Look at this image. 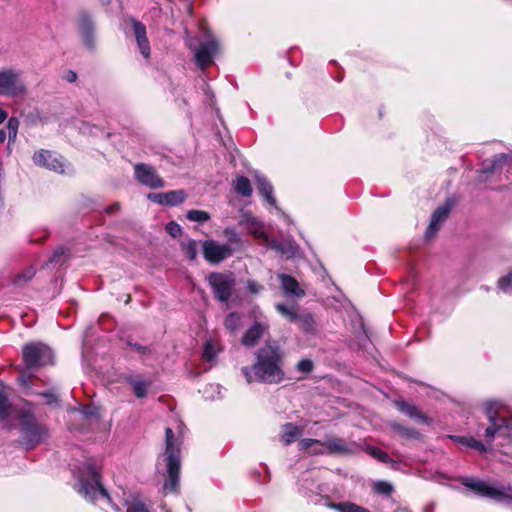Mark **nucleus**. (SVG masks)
<instances>
[{
	"label": "nucleus",
	"instance_id": "a878e982",
	"mask_svg": "<svg viewBox=\"0 0 512 512\" xmlns=\"http://www.w3.org/2000/svg\"><path fill=\"white\" fill-rule=\"evenodd\" d=\"M126 512H151V507L138 495H130L124 500Z\"/></svg>",
	"mask_w": 512,
	"mask_h": 512
},
{
	"label": "nucleus",
	"instance_id": "c03bdc74",
	"mask_svg": "<svg viewBox=\"0 0 512 512\" xmlns=\"http://www.w3.org/2000/svg\"><path fill=\"white\" fill-rule=\"evenodd\" d=\"M369 454L383 463H389L391 461V458L386 452L376 447H371Z\"/></svg>",
	"mask_w": 512,
	"mask_h": 512
},
{
	"label": "nucleus",
	"instance_id": "c9c22d12",
	"mask_svg": "<svg viewBox=\"0 0 512 512\" xmlns=\"http://www.w3.org/2000/svg\"><path fill=\"white\" fill-rule=\"evenodd\" d=\"M188 220L192 222L204 223L210 220V214L203 210H189L186 214Z\"/></svg>",
	"mask_w": 512,
	"mask_h": 512
},
{
	"label": "nucleus",
	"instance_id": "a19ab883",
	"mask_svg": "<svg viewBox=\"0 0 512 512\" xmlns=\"http://www.w3.org/2000/svg\"><path fill=\"white\" fill-rule=\"evenodd\" d=\"M498 287L504 293L512 294V271L499 279Z\"/></svg>",
	"mask_w": 512,
	"mask_h": 512
},
{
	"label": "nucleus",
	"instance_id": "3c124183",
	"mask_svg": "<svg viewBox=\"0 0 512 512\" xmlns=\"http://www.w3.org/2000/svg\"><path fill=\"white\" fill-rule=\"evenodd\" d=\"M264 287L263 285L259 284L258 282L254 280H248L247 281V290L249 293L253 295H257L263 291Z\"/></svg>",
	"mask_w": 512,
	"mask_h": 512
},
{
	"label": "nucleus",
	"instance_id": "338daca9",
	"mask_svg": "<svg viewBox=\"0 0 512 512\" xmlns=\"http://www.w3.org/2000/svg\"><path fill=\"white\" fill-rule=\"evenodd\" d=\"M7 151H8V154H11V152H12V147H11V145L9 146V144L7 145Z\"/></svg>",
	"mask_w": 512,
	"mask_h": 512
},
{
	"label": "nucleus",
	"instance_id": "69168bd1",
	"mask_svg": "<svg viewBox=\"0 0 512 512\" xmlns=\"http://www.w3.org/2000/svg\"><path fill=\"white\" fill-rule=\"evenodd\" d=\"M394 512H411V511H409L406 508H399V509L395 510Z\"/></svg>",
	"mask_w": 512,
	"mask_h": 512
},
{
	"label": "nucleus",
	"instance_id": "37998d69",
	"mask_svg": "<svg viewBox=\"0 0 512 512\" xmlns=\"http://www.w3.org/2000/svg\"><path fill=\"white\" fill-rule=\"evenodd\" d=\"M183 250L188 259L194 260L197 256V245L194 240H188L182 244Z\"/></svg>",
	"mask_w": 512,
	"mask_h": 512
},
{
	"label": "nucleus",
	"instance_id": "6ab92c4d",
	"mask_svg": "<svg viewBox=\"0 0 512 512\" xmlns=\"http://www.w3.org/2000/svg\"><path fill=\"white\" fill-rule=\"evenodd\" d=\"M268 329V324L255 322L245 331L241 339L242 345L245 347H254Z\"/></svg>",
	"mask_w": 512,
	"mask_h": 512
},
{
	"label": "nucleus",
	"instance_id": "13d9d810",
	"mask_svg": "<svg viewBox=\"0 0 512 512\" xmlns=\"http://www.w3.org/2000/svg\"><path fill=\"white\" fill-rule=\"evenodd\" d=\"M120 209V204L115 202L113 203L112 205L108 206L105 211L109 214H113L115 212H117L118 210Z\"/></svg>",
	"mask_w": 512,
	"mask_h": 512
},
{
	"label": "nucleus",
	"instance_id": "a211bd4d",
	"mask_svg": "<svg viewBox=\"0 0 512 512\" xmlns=\"http://www.w3.org/2000/svg\"><path fill=\"white\" fill-rule=\"evenodd\" d=\"M278 279L280 280L281 289L285 297L301 298L305 295V291L300 287L298 281L294 277L280 273L278 274Z\"/></svg>",
	"mask_w": 512,
	"mask_h": 512
},
{
	"label": "nucleus",
	"instance_id": "864d4df0",
	"mask_svg": "<svg viewBox=\"0 0 512 512\" xmlns=\"http://www.w3.org/2000/svg\"><path fill=\"white\" fill-rule=\"evenodd\" d=\"M148 199H150L154 203H158L160 205H165V192H162V193H150L148 195Z\"/></svg>",
	"mask_w": 512,
	"mask_h": 512
},
{
	"label": "nucleus",
	"instance_id": "5fc2aeb1",
	"mask_svg": "<svg viewBox=\"0 0 512 512\" xmlns=\"http://www.w3.org/2000/svg\"><path fill=\"white\" fill-rule=\"evenodd\" d=\"M46 398V402L48 404L57 403V396L54 392L48 391L42 394Z\"/></svg>",
	"mask_w": 512,
	"mask_h": 512
},
{
	"label": "nucleus",
	"instance_id": "ddd939ff",
	"mask_svg": "<svg viewBox=\"0 0 512 512\" xmlns=\"http://www.w3.org/2000/svg\"><path fill=\"white\" fill-rule=\"evenodd\" d=\"M134 177L142 185L150 189L164 187L163 179L158 175L155 168L151 165L138 163L134 166Z\"/></svg>",
	"mask_w": 512,
	"mask_h": 512
},
{
	"label": "nucleus",
	"instance_id": "e2e57ef3",
	"mask_svg": "<svg viewBox=\"0 0 512 512\" xmlns=\"http://www.w3.org/2000/svg\"><path fill=\"white\" fill-rule=\"evenodd\" d=\"M7 138V133L5 130L0 129V143H3Z\"/></svg>",
	"mask_w": 512,
	"mask_h": 512
},
{
	"label": "nucleus",
	"instance_id": "423d86ee",
	"mask_svg": "<svg viewBox=\"0 0 512 512\" xmlns=\"http://www.w3.org/2000/svg\"><path fill=\"white\" fill-rule=\"evenodd\" d=\"M204 41L196 44L195 39H187L186 44L194 54V60L198 67L205 69L214 62V58L219 52L218 40L210 33L208 29L202 28Z\"/></svg>",
	"mask_w": 512,
	"mask_h": 512
},
{
	"label": "nucleus",
	"instance_id": "603ef678",
	"mask_svg": "<svg viewBox=\"0 0 512 512\" xmlns=\"http://www.w3.org/2000/svg\"><path fill=\"white\" fill-rule=\"evenodd\" d=\"M127 345L135 350L140 355H146L151 352V349L147 346L140 345L138 343H133L132 341H128Z\"/></svg>",
	"mask_w": 512,
	"mask_h": 512
},
{
	"label": "nucleus",
	"instance_id": "09e8293b",
	"mask_svg": "<svg viewBox=\"0 0 512 512\" xmlns=\"http://www.w3.org/2000/svg\"><path fill=\"white\" fill-rule=\"evenodd\" d=\"M297 370L302 373H310L313 370V362L309 359H302L297 364Z\"/></svg>",
	"mask_w": 512,
	"mask_h": 512
},
{
	"label": "nucleus",
	"instance_id": "9d476101",
	"mask_svg": "<svg viewBox=\"0 0 512 512\" xmlns=\"http://www.w3.org/2000/svg\"><path fill=\"white\" fill-rule=\"evenodd\" d=\"M26 93V86L20 71L15 69L0 70V96L20 97Z\"/></svg>",
	"mask_w": 512,
	"mask_h": 512
},
{
	"label": "nucleus",
	"instance_id": "20e7f679",
	"mask_svg": "<svg viewBox=\"0 0 512 512\" xmlns=\"http://www.w3.org/2000/svg\"><path fill=\"white\" fill-rule=\"evenodd\" d=\"M77 491L92 503L100 499H104L108 503L111 502L109 493L102 485L99 469L91 461L85 464L83 470L78 475Z\"/></svg>",
	"mask_w": 512,
	"mask_h": 512
},
{
	"label": "nucleus",
	"instance_id": "4468645a",
	"mask_svg": "<svg viewBox=\"0 0 512 512\" xmlns=\"http://www.w3.org/2000/svg\"><path fill=\"white\" fill-rule=\"evenodd\" d=\"M33 162L37 166L47 168L60 174L66 172L63 158L50 150L40 149L36 151L33 155Z\"/></svg>",
	"mask_w": 512,
	"mask_h": 512
},
{
	"label": "nucleus",
	"instance_id": "8fccbe9b",
	"mask_svg": "<svg viewBox=\"0 0 512 512\" xmlns=\"http://www.w3.org/2000/svg\"><path fill=\"white\" fill-rule=\"evenodd\" d=\"M98 408L96 406L88 405L82 407L80 413L85 416L86 418H97L98 417Z\"/></svg>",
	"mask_w": 512,
	"mask_h": 512
},
{
	"label": "nucleus",
	"instance_id": "c756f323",
	"mask_svg": "<svg viewBox=\"0 0 512 512\" xmlns=\"http://www.w3.org/2000/svg\"><path fill=\"white\" fill-rule=\"evenodd\" d=\"M233 186L236 193L243 197H250L252 195V187L250 181L245 176H237L233 181Z\"/></svg>",
	"mask_w": 512,
	"mask_h": 512
},
{
	"label": "nucleus",
	"instance_id": "7c9ffc66",
	"mask_svg": "<svg viewBox=\"0 0 512 512\" xmlns=\"http://www.w3.org/2000/svg\"><path fill=\"white\" fill-rule=\"evenodd\" d=\"M327 506L338 512H370L368 509L361 507L352 502L327 503Z\"/></svg>",
	"mask_w": 512,
	"mask_h": 512
},
{
	"label": "nucleus",
	"instance_id": "f8f14e48",
	"mask_svg": "<svg viewBox=\"0 0 512 512\" xmlns=\"http://www.w3.org/2000/svg\"><path fill=\"white\" fill-rule=\"evenodd\" d=\"M202 253L207 262L216 265L232 256L233 249L229 244L210 239L203 242Z\"/></svg>",
	"mask_w": 512,
	"mask_h": 512
},
{
	"label": "nucleus",
	"instance_id": "393cba45",
	"mask_svg": "<svg viewBox=\"0 0 512 512\" xmlns=\"http://www.w3.org/2000/svg\"><path fill=\"white\" fill-rule=\"evenodd\" d=\"M396 406L400 412L406 414L410 418L416 419L421 423H428V418L423 415L416 406L405 401L396 402Z\"/></svg>",
	"mask_w": 512,
	"mask_h": 512
},
{
	"label": "nucleus",
	"instance_id": "bb28decb",
	"mask_svg": "<svg viewBox=\"0 0 512 512\" xmlns=\"http://www.w3.org/2000/svg\"><path fill=\"white\" fill-rule=\"evenodd\" d=\"M449 438L461 445L475 449V450L479 451L480 453H485L487 451L486 444L481 441L476 440L472 436L451 435V436H449Z\"/></svg>",
	"mask_w": 512,
	"mask_h": 512
},
{
	"label": "nucleus",
	"instance_id": "e433bc0d",
	"mask_svg": "<svg viewBox=\"0 0 512 512\" xmlns=\"http://www.w3.org/2000/svg\"><path fill=\"white\" fill-rule=\"evenodd\" d=\"M34 275L35 269L33 267H29L15 276L14 284L17 286H22L28 281H30L34 277Z\"/></svg>",
	"mask_w": 512,
	"mask_h": 512
},
{
	"label": "nucleus",
	"instance_id": "72a5a7b5",
	"mask_svg": "<svg viewBox=\"0 0 512 512\" xmlns=\"http://www.w3.org/2000/svg\"><path fill=\"white\" fill-rule=\"evenodd\" d=\"M240 325H241L240 314H238L236 312H231L226 316L225 321H224V326L230 332H232V333L236 332L240 328Z\"/></svg>",
	"mask_w": 512,
	"mask_h": 512
},
{
	"label": "nucleus",
	"instance_id": "79ce46f5",
	"mask_svg": "<svg viewBox=\"0 0 512 512\" xmlns=\"http://www.w3.org/2000/svg\"><path fill=\"white\" fill-rule=\"evenodd\" d=\"M10 411V404L6 394L3 391H0V421L5 420Z\"/></svg>",
	"mask_w": 512,
	"mask_h": 512
},
{
	"label": "nucleus",
	"instance_id": "ea45409f",
	"mask_svg": "<svg viewBox=\"0 0 512 512\" xmlns=\"http://www.w3.org/2000/svg\"><path fill=\"white\" fill-rule=\"evenodd\" d=\"M223 233L226 239L228 240L227 244H229L230 246L239 245L241 243V237L235 228L227 227L224 229Z\"/></svg>",
	"mask_w": 512,
	"mask_h": 512
},
{
	"label": "nucleus",
	"instance_id": "473e14b6",
	"mask_svg": "<svg viewBox=\"0 0 512 512\" xmlns=\"http://www.w3.org/2000/svg\"><path fill=\"white\" fill-rule=\"evenodd\" d=\"M187 195L184 190H173L165 192V205L176 206L181 204Z\"/></svg>",
	"mask_w": 512,
	"mask_h": 512
},
{
	"label": "nucleus",
	"instance_id": "aec40b11",
	"mask_svg": "<svg viewBox=\"0 0 512 512\" xmlns=\"http://www.w3.org/2000/svg\"><path fill=\"white\" fill-rule=\"evenodd\" d=\"M512 167V155L511 154H499L494 157L493 161L488 165L486 164L483 168L485 173L490 174H501L502 172H509Z\"/></svg>",
	"mask_w": 512,
	"mask_h": 512
},
{
	"label": "nucleus",
	"instance_id": "680f3d73",
	"mask_svg": "<svg viewBox=\"0 0 512 512\" xmlns=\"http://www.w3.org/2000/svg\"><path fill=\"white\" fill-rule=\"evenodd\" d=\"M7 117V112L4 109L0 108V124H2L7 119Z\"/></svg>",
	"mask_w": 512,
	"mask_h": 512
},
{
	"label": "nucleus",
	"instance_id": "0eeeda50",
	"mask_svg": "<svg viewBox=\"0 0 512 512\" xmlns=\"http://www.w3.org/2000/svg\"><path fill=\"white\" fill-rule=\"evenodd\" d=\"M461 483L479 496L501 503H507L512 500V487L509 485L495 486L473 478H463Z\"/></svg>",
	"mask_w": 512,
	"mask_h": 512
},
{
	"label": "nucleus",
	"instance_id": "7ed1b4c3",
	"mask_svg": "<svg viewBox=\"0 0 512 512\" xmlns=\"http://www.w3.org/2000/svg\"><path fill=\"white\" fill-rule=\"evenodd\" d=\"M484 410L490 425L485 428L483 434L478 432V436L484 439L488 447L494 441L496 435L501 437L510 435L512 431V412L498 400L485 402Z\"/></svg>",
	"mask_w": 512,
	"mask_h": 512
},
{
	"label": "nucleus",
	"instance_id": "6e6d98bb",
	"mask_svg": "<svg viewBox=\"0 0 512 512\" xmlns=\"http://www.w3.org/2000/svg\"><path fill=\"white\" fill-rule=\"evenodd\" d=\"M63 79L70 83L75 82L77 79V74L72 70H68L65 72Z\"/></svg>",
	"mask_w": 512,
	"mask_h": 512
},
{
	"label": "nucleus",
	"instance_id": "bf43d9fd",
	"mask_svg": "<svg viewBox=\"0 0 512 512\" xmlns=\"http://www.w3.org/2000/svg\"><path fill=\"white\" fill-rule=\"evenodd\" d=\"M435 506L434 502H429L423 507V512H434Z\"/></svg>",
	"mask_w": 512,
	"mask_h": 512
},
{
	"label": "nucleus",
	"instance_id": "49530a36",
	"mask_svg": "<svg viewBox=\"0 0 512 512\" xmlns=\"http://www.w3.org/2000/svg\"><path fill=\"white\" fill-rule=\"evenodd\" d=\"M166 231L169 233L172 237L176 238L179 237L182 233V228L179 224L176 222H169L166 225Z\"/></svg>",
	"mask_w": 512,
	"mask_h": 512
},
{
	"label": "nucleus",
	"instance_id": "052dcab7",
	"mask_svg": "<svg viewBox=\"0 0 512 512\" xmlns=\"http://www.w3.org/2000/svg\"><path fill=\"white\" fill-rule=\"evenodd\" d=\"M313 454H324V453H327L326 449L322 446H317V448L313 449Z\"/></svg>",
	"mask_w": 512,
	"mask_h": 512
},
{
	"label": "nucleus",
	"instance_id": "412c9836",
	"mask_svg": "<svg viewBox=\"0 0 512 512\" xmlns=\"http://www.w3.org/2000/svg\"><path fill=\"white\" fill-rule=\"evenodd\" d=\"M299 491L308 498H312L314 496H319L321 493L325 491V488L322 484L317 483L314 477L311 474H307L300 480Z\"/></svg>",
	"mask_w": 512,
	"mask_h": 512
},
{
	"label": "nucleus",
	"instance_id": "a18cd8bd",
	"mask_svg": "<svg viewBox=\"0 0 512 512\" xmlns=\"http://www.w3.org/2000/svg\"><path fill=\"white\" fill-rule=\"evenodd\" d=\"M217 356V352L213 346V344L208 341L206 342L205 346H204V349H203V358L206 360V361H213Z\"/></svg>",
	"mask_w": 512,
	"mask_h": 512
},
{
	"label": "nucleus",
	"instance_id": "4c0bfd02",
	"mask_svg": "<svg viewBox=\"0 0 512 512\" xmlns=\"http://www.w3.org/2000/svg\"><path fill=\"white\" fill-rule=\"evenodd\" d=\"M393 490V486L387 481H376L373 484V491L380 495L389 496Z\"/></svg>",
	"mask_w": 512,
	"mask_h": 512
},
{
	"label": "nucleus",
	"instance_id": "f704fd0d",
	"mask_svg": "<svg viewBox=\"0 0 512 512\" xmlns=\"http://www.w3.org/2000/svg\"><path fill=\"white\" fill-rule=\"evenodd\" d=\"M20 121L16 117H10L7 121V130H8V140H9V146L15 143L18 129H19Z\"/></svg>",
	"mask_w": 512,
	"mask_h": 512
},
{
	"label": "nucleus",
	"instance_id": "1a4fd4ad",
	"mask_svg": "<svg viewBox=\"0 0 512 512\" xmlns=\"http://www.w3.org/2000/svg\"><path fill=\"white\" fill-rule=\"evenodd\" d=\"M23 361L27 368H35L53 363L54 354L43 343H30L23 347Z\"/></svg>",
	"mask_w": 512,
	"mask_h": 512
},
{
	"label": "nucleus",
	"instance_id": "f3484780",
	"mask_svg": "<svg viewBox=\"0 0 512 512\" xmlns=\"http://www.w3.org/2000/svg\"><path fill=\"white\" fill-rule=\"evenodd\" d=\"M452 207V203L450 201H446L443 205L439 206L432 214L429 226L425 232V237L427 239L432 238L437 231L440 229L442 223L447 219L450 210Z\"/></svg>",
	"mask_w": 512,
	"mask_h": 512
},
{
	"label": "nucleus",
	"instance_id": "de8ad7c7",
	"mask_svg": "<svg viewBox=\"0 0 512 512\" xmlns=\"http://www.w3.org/2000/svg\"><path fill=\"white\" fill-rule=\"evenodd\" d=\"M321 444H322V441L317 440V439H311V438H305L299 442L300 448L303 450H308V449L312 448L313 446H321Z\"/></svg>",
	"mask_w": 512,
	"mask_h": 512
},
{
	"label": "nucleus",
	"instance_id": "dca6fc26",
	"mask_svg": "<svg viewBox=\"0 0 512 512\" xmlns=\"http://www.w3.org/2000/svg\"><path fill=\"white\" fill-rule=\"evenodd\" d=\"M328 454H352L357 450L354 442H347L340 437H327L321 444Z\"/></svg>",
	"mask_w": 512,
	"mask_h": 512
},
{
	"label": "nucleus",
	"instance_id": "f257e3e1",
	"mask_svg": "<svg viewBox=\"0 0 512 512\" xmlns=\"http://www.w3.org/2000/svg\"><path fill=\"white\" fill-rule=\"evenodd\" d=\"M285 353L276 341H267L254 352V362L243 366L241 373L247 384H279L285 378Z\"/></svg>",
	"mask_w": 512,
	"mask_h": 512
},
{
	"label": "nucleus",
	"instance_id": "2f4dec72",
	"mask_svg": "<svg viewBox=\"0 0 512 512\" xmlns=\"http://www.w3.org/2000/svg\"><path fill=\"white\" fill-rule=\"evenodd\" d=\"M292 324H296L300 329L305 332H310L314 328V319L309 313H298L296 319Z\"/></svg>",
	"mask_w": 512,
	"mask_h": 512
},
{
	"label": "nucleus",
	"instance_id": "4be33fe9",
	"mask_svg": "<svg viewBox=\"0 0 512 512\" xmlns=\"http://www.w3.org/2000/svg\"><path fill=\"white\" fill-rule=\"evenodd\" d=\"M240 224L245 227L247 232L257 239L263 240L265 243L268 242V236L264 231L263 225L258 222L254 217L246 215L240 221Z\"/></svg>",
	"mask_w": 512,
	"mask_h": 512
},
{
	"label": "nucleus",
	"instance_id": "6e6552de",
	"mask_svg": "<svg viewBox=\"0 0 512 512\" xmlns=\"http://www.w3.org/2000/svg\"><path fill=\"white\" fill-rule=\"evenodd\" d=\"M215 298L226 303L233 294L236 279L232 272H212L207 277Z\"/></svg>",
	"mask_w": 512,
	"mask_h": 512
},
{
	"label": "nucleus",
	"instance_id": "2eb2a0df",
	"mask_svg": "<svg viewBox=\"0 0 512 512\" xmlns=\"http://www.w3.org/2000/svg\"><path fill=\"white\" fill-rule=\"evenodd\" d=\"M129 22L140 54L145 59H148L150 57L151 49L145 25L135 18H131Z\"/></svg>",
	"mask_w": 512,
	"mask_h": 512
},
{
	"label": "nucleus",
	"instance_id": "39448f33",
	"mask_svg": "<svg viewBox=\"0 0 512 512\" xmlns=\"http://www.w3.org/2000/svg\"><path fill=\"white\" fill-rule=\"evenodd\" d=\"M19 432V442L26 450L40 445L49 436L46 426L26 412L20 414Z\"/></svg>",
	"mask_w": 512,
	"mask_h": 512
},
{
	"label": "nucleus",
	"instance_id": "774afa93",
	"mask_svg": "<svg viewBox=\"0 0 512 512\" xmlns=\"http://www.w3.org/2000/svg\"><path fill=\"white\" fill-rule=\"evenodd\" d=\"M19 381H21L23 385H26V380L23 377H20Z\"/></svg>",
	"mask_w": 512,
	"mask_h": 512
},
{
	"label": "nucleus",
	"instance_id": "f03ea898",
	"mask_svg": "<svg viewBox=\"0 0 512 512\" xmlns=\"http://www.w3.org/2000/svg\"><path fill=\"white\" fill-rule=\"evenodd\" d=\"M184 424L181 421L176 423V427L165 429V451L159 457V462L163 461L166 467L167 478L163 485L165 492H175L179 485V473L181 465V445L184 435Z\"/></svg>",
	"mask_w": 512,
	"mask_h": 512
},
{
	"label": "nucleus",
	"instance_id": "58836bf2",
	"mask_svg": "<svg viewBox=\"0 0 512 512\" xmlns=\"http://www.w3.org/2000/svg\"><path fill=\"white\" fill-rule=\"evenodd\" d=\"M129 382L132 385L133 391L138 398H143L146 396L148 383L135 379H131Z\"/></svg>",
	"mask_w": 512,
	"mask_h": 512
},
{
	"label": "nucleus",
	"instance_id": "9b49d317",
	"mask_svg": "<svg viewBox=\"0 0 512 512\" xmlns=\"http://www.w3.org/2000/svg\"><path fill=\"white\" fill-rule=\"evenodd\" d=\"M76 26L83 45L89 50H94L96 47V25L91 13L88 11L79 12Z\"/></svg>",
	"mask_w": 512,
	"mask_h": 512
},
{
	"label": "nucleus",
	"instance_id": "c85d7f7f",
	"mask_svg": "<svg viewBox=\"0 0 512 512\" xmlns=\"http://www.w3.org/2000/svg\"><path fill=\"white\" fill-rule=\"evenodd\" d=\"M301 433L302 430L298 426L292 423H287L282 427L281 440L285 445H289L294 442Z\"/></svg>",
	"mask_w": 512,
	"mask_h": 512
},
{
	"label": "nucleus",
	"instance_id": "4d7b16f0",
	"mask_svg": "<svg viewBox=\"0 0 512 512\" xmlns=\"http://www.w3.org/2000/svg\"><path fill=\"white\" fill-rule=\"evenodd\" d=\"M63 255H64V250H63V249H59V250L55 251V253L53 254V256H52V257H51V259H50V262H51V263H53V262H55V263L59 262V258H60L61 256H63Z\"/></svg>",
	"mask_w": 512,
	"mask_h": 512
},
{
	"label": "nucleus",
	"instance_id": "0e129e2a",
	"mask_svg": "<svg viewBox=\"0 0 512 512\" xmlns=\"http://www.w3.org/2000/svg\"><path fill=\"white\" fill-rule=\"evenodd\" d=\"M103 5H109L112 0H98Z\"/></svg>",
	"mask_w": 512,
	"mask_h": 512
},
{
	"label": "nucleus",
	"instance_id": "b1692460",
	"mask_svg": "<svg viewBox=\"0 0 512 512\" xmlns=\"http://www.w3.org/2000/svg\"><path fill=\"white\" fill-rule=\"evenodd\" d=\"M256 186L259 190V193L263 196V198L271 205L276 206V199L273 195V186L267 180L264 175L256 174L255 175Z\"/></svg>",
	"mask_w": 512,
	"mask_h": 512
},
{
	"label": "nucleus",
	"instance_id": "5701e85b",
	"mask_svg": "<svg viewBox=\"0 0 512 512\" xmlns=\"http://www.w3.org/2000/svg\"><path fill=\"white\" fill-rule=\"evenodd\" d=\"M266 244L273 250H276L277 252L281 253L282 255H285L288 258L293 257L298 250L297 244L290 239L281 241L275 239H268V242H266Z\"/></svg>",
	"mask_w": 512,
	"mask_h": 512
},
{
	"label": "nucleus",
	"instance_id": "cd10ccee",
	"mask_svg": "<svg viewBox=\"0 0 512 512\" xmlns=\"http://www.w3.org/2000/svg\"><path fill=\"white\" fill-rule=\"evenodd\" d=\"M275 309L289 323H293L299 313V307L295 303H276Z\"/></svg>",
	"mask_w": 512,
	"mask_h": 512
}]
</instances>
